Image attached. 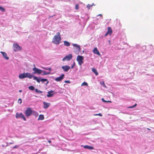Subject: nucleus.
Masks as SVG:
<instances>
[{
	"mask_svg": "<svg viewBox=\"0 0 154 154\" xmlns=\"http://www.w3.org/2000/svg\"><path fill=\"white\" fill-rule=\"evenodd\" d=\"M87 143H88V141H87Z\"/></svg>",
	"mask_w": 154,
	"mask_h": 154,
	"instance_id": "obj_56",
	"label": "nucleus"
},
{
	"mask_svg": "<svg viewBox=\"0 0 154 154\" xmlns=\"http://www.w3.org/2000/svg\"><path fill=\"white\" fill-rule=\"evenodd\" d=\"M40 81L44 82H45L47 81V79H42L40 80Z\"/></svg>",
	"mask_w": 154,
	"mask_h": 154,
	"instance_id": "obj_31",
	"label": "nucleus"
},
{
	"mask_svg": "<svg viewBox=\"0 0 154 154\" xmlns=\"http://www.w3.org/2000/svg\"><path fill=\"white\" fill-rule=\"evenodd\" d=\"M32 112V111L30 107H29L26 110L25 114L26 117H28L31 115Z\"/></svg>",
	"mask_w": 154,
	"mask_h": 154,
	"instance_id": "obj_4",
	"label": "nucleus"
},
{
	"mask_svg": "<svg viewBox=\"0 0 154 154\" xmlns=\"http://www.w3.org/2000/svg\"><path fill=\"white\" fill-rule=\"evenodd\" d=\"M19 146H20L19 145H16L14 146L13 147V149H14L17 148H18Z\"/></svg>",
	"mask_w": 154,
	"mask_h": 154,
	"instance_id": "obj_33",
	"label": "nucleus"
},
{
	"mask_svg": "<svg viewBox=\"0 0 154 154\" xmlns=\"http://www.w3.org/2000/svg\"><path fill=\"white\" fill-rule=\"evenodd\" d=\"M75 9L76 10H78L79 9V6L78 5L76 4L75 5Z\"/></svg>",
	"mask_w": 154,
	"mask_h": 154,
	"instance_id": "obj_35",
	"label": "nucleus"
},
{
	"mask_svg": "<svg viewBox=\"0 0 154 154\" xmlns=\"http://www.w3.org/2000/svg\"><path fill=\"white\" fill-rule=\"evenodd\" d=\"M86 86L87 85V82H84L81 84V86Z\"/></svg>",
	"mask_w": 154,
	"mask_h": 154,
	"instance_id": "obj_36",
	"label": "nucleus"
},
{
	"mask_svg": "<svg viewBox=\"0 0 154 154\" xmlns=\"http://www.w3.org/2000/svg\"><path fill=\"white\" fill-rule=\"evenodd\" d=\"M137 104L136 103H135V104L131 106H130V107H129V108H133L135 107L136 106H137Z\"/></svg>",
	"mask_w": 154,
	"mask_h": 154,
	"instance_id": "obj_39",
	"label": "nucleus"
},
{
	"mask_svg": "<svg viewBox=\"0 0 154 154\" xmlns=\"http://www.w3.org/2000/svg\"><path fill=\"white\" fill-rule=\"evenodd\" d=\"M48 82H48V81H47V82L46 84H48Z\"/></svg>",
	"mask_w": 154,
	"mask_h": 154,
	"instance_id": "obj_53",
	"label": "nucleus"
},
{
	"mask_svg": "<svg viewBox=\"0 0 154 154\" xmlns=\"http://www.w3.org/2000/svg\"><path fill=\"white\" fill-rule=\"evenodd\" d=\"M75 65V63L74 62L73 64L71 66V68H74V67Z\"/></svg>",
	"mask_w": 154,
	"mask_h": 154,
	"instance_id": "obj_41",
	"label": "nucleus"
},
{
	"mask_svg": "<svg viewBox=\"0 0 154 154\" xmlns=\"http://www.w3.org/2000/svg\"><path fill=\"white\" fill-rule=\"evenodd\" d=\"M16 117L17 118H21L23 119L24 121H26V118L24 115L22 113H17L16 115Z\"/></svg>",
	"mask_w": 154,
	"mask_h": 154,
	"instance_id": "obj_10",
	"label": "nucleus"
},
{
	"mask_svg": "<svg viewBox=\"0 0 154 154\" xmlns=\"http://www.w3.org/2000/svg\"><path fill=\"white\" fill-rule=\"evenodd\" d=\"M92 5H90L88 4L87 5V8H89L90 7H92Z\"/></svg>",
	"mask_w": 154,
	"mask_h": 154,
	"instance_id": "obj_42",
	"label": "nucleus"
},
{
	"mask_svg": "<svg viewBox=\"0 0 154 154\" xmlns=\"http://www.w3.org/2000/svg\"><path fill=\"white\" fill-rule=\"evenodd\" d=\"M42 68H43V69H46V70H47V69H48V68H45L44 67H42Z\"/></svg>",
	"mask_w": 154,
	"mask_h": 154,
	"instance_id": "obj_46",
	"label": "nucleus"
},
{
	"mask_svg": "<svg viewBox=\"0 0 154 154\" xmlns=\"http://www.w3.org/2000/svg\"><path fill=\"white\" fill-rule=\"evenodd\" d=\"M112 32V30L111 27H108L107 28V31L104 35V36H106L108 35H111Z\"/></svg>",
	"mask_w": 154,
	"mask_h": 154,
	"instance_id": "obj_11",
	"label": "nucleus"
},
{
	"mask_svg": "<svg viewBox=\"0 0 154 154\" xmlns=\"http://www.w3.org/2000/svg\"><path fill=\"white\" fill-rule=\"evenodd\" d=\"M32 70L34 71L33 73V74L37 73L38 74H41L42 72V70L39 69L35 67L32 69Z\"/></svg>",
	"mask_w": 154,
	"mask_h": 154,
	"instance_id": "obj_9",
	"label": "nucleus"
},
{
	"mask_svg": "<svg viewBox=\"0 0 154 154\" xmlns=\"http://www.w3.org/2000/svg\"><path fill=\"white\" fill-rule=\"evenodd\" d=\"M64 76V74H62L60 77L56 78L55 79V80L57 82L60 81L63 79Z\"/></svg>",
	"mask_w": 154,
	"mask_h": 154,
	"instance_id": "obj_13",
	"label": "nucleus"
},
{
	"mask_svg": "<svg viewBox=\"0 0 154 154\" xmlns=\"http://www.w3.org/2000/svg\"><path fill=\"white\" fill-rule=\"evenodd\" d=\"M1 53L2 54L4 58L6 60L9 59V58L7 56V54L6 53L4 52L1 51Z\"/></svg>",
	"mask_w": 154,
	"mask_h": 154,
	"instance_id": "obj_17",
	"label": "nucleus"
},
{
	"mask_svg": "<svg viewBox=\"0 0 154 154\" xmlns=\"http://www.w3.org/2000/svg\"><path fill=\"white\" fill-rule=\"evenodd\" d=\"M98 16H101V17H102V14H99Z\"/></svg>",
	"mask_w": 154,
	"mask_h": 154,
	"instance_id": "obj_50",
	"label": "nucleus"
},
{
	"mask_svg": "<svg viewBox=\"0 0 154 154\" xmlns=\"http://www.w3.org/2000/svg\"><path fill=\"white\" fill-rule=\"evenodd\" d=\"M64 82L65 83H70V82L69 80L65 81H64Z\"/></svg>",
	"mask_w": 154,
	"mask_h": 154,
	"instance_id": "obj_40",
	"label": "nucleus"
},
{
	"mask_svg": "<svg viewBox=\"0 0 154 154\" xmlns=\"http://www.w3.org/2000/svg\"><path fill=\"white\" fill-rule=\"evenodd\" d=\"M72 56L71 54H69V55L64 57L62 59L63 61H69L72 58Z\"/></svg>",
	"mask_w": 154,
	"mask_h": 154,
	"instance_id": "obj_8",
	"label": "nucleus"
},
{
	"mask_svg": "<svg viewBox=\"0 0 154 154\" xmlns=\"http://www.w3.org/2000/svg\"><path fill=\"white\" fill-rule=\"evenodd\" d=\"M26 78H28L29 79H31L33 77V75L29 73H25Z\"/></svg>",
	"mask_w": 154,
	"mask_h": 154,
	"instance_id": "obj_15",
	"label": "nucleus"
},
{
	"mask_svg": "<svg viewBox=\"0 0 154 154\" xmlns=\"http://www.w3.org/2000/svg\"><path fill=\"white\" fill-rule=\"evenodd\" d=\"M70 67L69 66L66 65L62 67V68L65 72H67L70 69Z\"/></svg>",
	"mask_w": 154,
	"mask_h": 154,
	"instance_id": "obj_12",
	"label": "nucleus"
},
{
	"mask_svg": "<svg viewBox=\"0 0 154 154\" xmlns=\"http://www.w3.org/2000/svg\"><path fill=\"white\" fill-rule=\"evenodd\" d=\"M18 102L20 104H21L22 103V100L21 99H19L18 100Z\"/></svg>",
	"mask_w": 154,
	"mask_h": 154,
	"instance_id": "obj_34",
	"label": "nucleus"
},
{
	"mask_svg": "<svg viewBox=\"0 0 154 154\" xmlns=\"http://www.w3.org/2000/svg\"><path fill=\"white\" fill-rule=\"evenodd\" d=\"M147 129H148V130H150V129H149V128H147Z\"/></svg>",
	"mask_w": 154,
	"mask_h": 154,
	"instance_id": "obj_54",
	"label": "nucleus"
},
{
	"mask_svg": "<svg viewBox=\"0 0 154 154\" xmlns=\"http://www.w3.org/2000/svg\"><path fill=\"white\" fill-rule=\"evenodd\" d=\"M48 142L49 143H50L51 142V140H48Z\"/></svg>",
	"mask_w": 154,
	"mask_h": 154,
	"instance_id": "obj_49",
	"label": "nucleus"
},
{
	"mask_svg": "<svg viewBox=\"0 0 154 154\" xmlns=\"http://www.w3.org/2000/svg\"><path fill=\"white\" fill-rule=\"evenodd\" d=\"M111 102V101H106V102H110V103Z\"/></svg>",
	"mask_w": 154,
	"mask_h": 154,
	"instance_id": "obj_51",
	"label": "nucleus"
},
{
	"mask_svg": "<svg viewBox=\"0 0 154 154\" xmlns=\"http://www.w3.org/2000/svg\"><path fill=\"white\" fill-rule=\"evenodd\" d=\"M33 79L35 80H36V81L38 82V83H40V80L39 79H38V78L37 77L33 76Z\"/></svg>",
	"mask_w": 154,
	"mask_h": 154,
	"instance_id": "obj_22",
	"label": "nucleus"
},
{
	"mask_svg": "<svg viewBox=\"0 0 154 154\" xmlns=\"http://www.w3.org/2000/svg\"><path fill=\"white\" fill-rule=\"evenodd\" d=\"M42 72H43V74H42V75L49 74H50V72H46L44 71H42Z\"/></svg>",
	"mask_w": 154,
	"mask_h": 154,
	"instance_id": "obj_27",
	"label": "nucleus"
},
{
	"mask_svg": "<svg viewBox=\"0 0 154 154\" xmlns=\"http://www.w3.org/2000/svg\"><path fill=\"white\" fill-rule=\"evenodd\" d=\"M33 79L35 80H36V81L38 82V83H40V80L39 79H38V78L37 77L33 76Z\"/></svg>",
	"mask_w": 154,
	"mask_h": 154,
	"instance_id": "obj_23",
	"label": "nucleus"
},
{
	"mask_svg": "<svg viewBox=\"0 0 154 154\" xmlns=\"http://www.w3.org/2000/svg\"><path fill=\"white\" fill-rule=\"evenodd\" d=\"M53 91H48V94L47 96L48 97H52L54 95V94L52 93Z\"/></svg>",
	"mask_w": 154,
	"mask_h": 154,
	"instance_id": "obj_18",
	"label": "nucleus"
},
{
	"mask_svg": "<svg viewBox=\"0 0 154 154\" xmlns=\"http://www.w3.org/2000/svg\"><path fill=\"white\" fill-rule=\"evenodd\" d=\"M61 128H62V129H65V130H63V131H64V132H63L64 133L66 132V131H67V130L66 129V127L65 126H64V125L61 126Z\"/></svg>",
	"mask_w": 154,
	"mask_h": 154,
	"instance_id": "obj_26",
	"label": "nucleus"
},
{
	"mask_svg": "<svg viewBox=\"0 0 154 154\" xmlns=\"http://www.w3.org/2000/svg\"><path fill=\"white\" fill-rule=\"evenodd\" d=\"M13 48L14 51L16 52L22 50V48L17 43H14L13 45Z\"/></svg>",
	"mask_w": 154,
	"mask_h": 154,
	"instance_id": "obj_3",
	"label": "nucleus"
},
{
	"mask_svg": "<svg viewBox=\"0 0 154 154\" xmlns=\"http://www.w3.org/2000/svg\"><path fill=\"white\" fill-rule=\"evenodd\" d=\"M64 45L66 46H69L70 45V43L67 41H64Z\"/></svg>",
	"mask_w": 154,
	"mask_h": 154,
	"instance_id": "obj_24",
	"label": "nucleus"
},
{
	"mask_svg": "<svg viewBox=\"0 0 154 154\" xmlns=\"http://www.w3.org/2000/svg\"><path fill=\"white\" fill-rule=\"evenodd\" d=\"M35 91L38 93H42L43 92L42 91L38 90L37 89H35Z\"/></svg>",
	"mask_w": 154,
	"mask_h": 154,
	"instance_id": "obj_30",
	"label": "nucleus"
},
{
	"mask_svg": "<svg viewBox=\"0 0 154 154\" xmlns=\"http://www.w3.org/2000/svg\"><path fill=\"white\" fill-rule=\"evenodd\" d=\"M38 133H42L45 131L43 126H40L38 127L36 130Z\"/></svg>",
	"mask_w": 154,
	"mask_h": 154,
	"instance_id": "obj_7",
	"label": "nucleus"
},
{
	"mask_svg": "<svg viewBox=\"0 0 154 154\" xmlns=\"http://www.w3.org/2000/svg\"><path fill=\"white\" fill-rule=\"evenodd\" d=\"M44 119V116L43 115H39L38 120H43Z\"/></svg>",
	"mask_w": 154,
	"mask_h": 154,
	"instance_id": "obj_21",
	"label": "nucleus"
},
{
	"mask_svg": "<svg viewBox=\"0 0 154 154\" xmlns=\"http://www.w3.org/2000/svg\"><path fill=\"white\" fill-rule=\"evenodd\" d=\"M6 143L7 144V145H6V146H5V145H2V146L3 147H7V146H8V142H6Z\"/></svg>",
	"mask_w": 154,
	"mask_h": 154,
	"instance_id": "obj_32",
	"label": "nucleus"
},
{
	"mask_svg": "<svg viewBox=\"0 0 154 154\" xmlns=\"http://www.w3.org/2000/svg\"><path fill=\"white\" fill-rule=\"evenodd\" d=\"M94 115H95V116H102V114H101L100 113H99L97 114H94Z\"/></svg>",
	"mask_w": 154,
	"mask_h": 154,
	"instance_id": "obj_38",
	"label": "nucleus"
},
{
	"mask_svg": "<svg viewBox=\"0 0 154 154\" xmlns=\"http://www.w3.org/2000/svg\"><path fill=\"white\" fill-rule=\"evenodd\" d=\"M22 90H19V92H22Z\"/></svg>",
	"mask_w": 154,
	"mask_h": 154,
	"instance_id": "obj_52",
	"label": "nucleus"
},
{
	"mask_svg": "<svg viewBox=\"0 0 154 154\" xmlns=\"http://www.w3.org/2000/svg\"><path fill=\"white\" fill-rule=\"evenodd\" d=\"M81 146H83L84 148H85V149H87V145H85L84 146H83V145H82Z\"/></svg>",
	"mask_w": 154,
	"mask_h": 154,
	"instance_id": "obj_43",
	"label": "nucleus"
},
{
	"mask_svg": "<svg viewBox=\"0 0 154 154\" xmlns=\"http://www.w3.org/2000/svg\"><path fill=\"white\" fill-rule=\"evenodd\" d=\"M47 70L49 71H51V68H48Z\"/></svg>",
	"mask_w": 154,
	"mask_h": 154,
	"instance_id": "obj_45",
	"label": "nucleus"
},
{
	"mask_svg": "<svg viewBox=\"0 0 154 154\" xmlns=\"http://www.w3.org/2000/svg\"><path fill=\"white\" fill-rule=\"evenodd\" d=\"M61 39L60 33L58 32L57 35H54L52 40V42L55 44L59 45L60 43Z\"/></svg>",
	"mask_w": 154,
	"mask_h": 154,
	"instance_id": "obj_1",
	"label": "nucleus"
},
{
	"mask_svg": "<svg viewBox=\"0 0 154 154\" xmlns=\"http://www.w3.org/2000/svg\"><path fill=\"white\" fill-rule=\"evenodd\" d=\"M68 131H69V133H70V132H72V130H71L68 129Z\"/></svg>",
	"mask_w": 154,
	"mask_h": 154,
	"instance_id": "obj_47",
	"label": "nucleus"
},
{
	"mask_svg": "<svg viewBox=\"0 0 154 154\" xmlns=\"http://www.w3.org/2000/svg\"><path fill=\"white\" fill-rule=\"evenodd\" d=\"M13 143H14L13 142H10V143H9L8 144H13Z\"/></svg>",
	"mask_w": 154,
	"mask_h": 154,
	"instance_id": "obj_48",
	"label": "nucleus"
},
{
	"mask_svg": "<svg viewBox=\"0 0 154 154\" xmlns=\"http://www.w3.org/2000/svg\"><path fill=\"white\" fill-rule=\"evenodd\" d=\"M92 71L96 75H98V72L96 69L93 68L92 69Z\"/></svg>",
	"mask_w": 154,
	"mask_h": 154,
	"instance_id": "obj_20",
	"label": "nucleus"
},
{
	"mask_svg": "<svg viewBox=\"0 0 154 154\" xmlns=\"http://www.w3.org/2000/svg\"><path fill=\"white\" fill-rule=\"evenodd\" d=\"M19 78L21 79L26 78V76L25 75V72L19 75Z\"/></svg>",
	"mask_w": 154,
	"mask_h": 154,
	"instance_id": "obj_19",
	"label": "nucleus"
},
{
	"mask_svg": "<svg viewBox=\"0 0 154 154\" xmlns=\"http://www.w3.org/2000/svg\"><path fill=\"white\" fill-rule=\"evenodd\" d=\"M93 52L95 54H96L99 56L100 55V52L98 50L97 48H95L93 50Z\"/></svg>",
	"mask_w": 154,
	"mask_h": 154,
	"instance_id": "obj_14",
	"label": "nucleus"
},
{
	"mask_svg": "<svg viewBox=\"0 0 154 154\" xmlns=\"http://www.w3.org/2000/svg\"><path fill=\"white\" fill-rule=\"evenodd\" d=\"M43 108L44 109L47 108L50 105V103H47L45 102H43Z\"/></svg>",
	"mask_w": 154,
	"mask_h": 154,
	"instance_id": "obj_16",
	"label": "nucleus"
},
{
	"mask_svg": "<svg viewBox=\"0 0 154 154\" xmlns=\"http://www.w3.org/2000/svg\"><path fill=\"white\" fill-rule=\"evenodd\" d=\"M87 140H88V139H89V138H88V137H87Z\"/></svg>",
	"mask_w": 154,
	"mask_h": 154,
	"instance_id": "obj_55",
	"label": "nucleus"
},
{
	"mask_svg": "<svg viewBox=\"0 0 154 154\" xmlns=\"http://www.w3.org/2000/svg\"><path fill=\"white\" fill-rule=\"evenodd\" d=\"M83 59L84 57L82 56L78 55L77 57V60L80 65H81L83 63Z\"/></svg>",
	"mask_w": 154,
	"mask_h": 154,
	"instance_id": "obj_6",
	"label": "nucleus"
},
{
	"mask_svg": "<svg viewBox=\"0 0 154 154\" xmlns=\"http://www.w3.org/2000/svg\"><path fill=\"white\" fill-rule=\"evenodd\" d=\"M29 89L31 90H34L35 89V88L34 86H31L29 87Z\"/></svg>",
	"mask_w": 154,
	"mask_h": 154,
	"instance_id": "obj_28",
	"label": "nucleus"
},
{
	"mask_svg": "<svg viewBox=\"0 0 154 154\" xmlns=\"http://www.w3.org/2000/svg\"><path fill=\"white\" fill-rule=\"evenodd\" d=\"M0 10L2 11V12H4L5 11V9L2 7L0 6Z\"/></svg>",
	"mask_w": 154,
	"mask_h": 154,
	"instance_id": "obj_29",
	"label": "nucleus"
},
{
	"mask_svg": "<svg viewBox=\"0 0 154 154\" xmlns=\"http://www.w3.org/2000/svg\"><path fill=\"white\" fill-rule=\"evenodd\" d=\"M111 126V130L112 131H123L124 130L125 128L123 127L122 126H120L122 127H120V126Z\"/></svg>",
	"mask_w": 154,
	"mask_h": 154,
	"instance_id": "obj_2",
	"label": "nucleus"
},
{
	"mask_svg": "<svg viewBox=\"0 0 154 154\" xmlns=\"http://www.w3.org/2000/svg\"><path fill=\"white\" fill-rule=\"evenodd\" d=\"M74 47H75V52L76 54H78L80 51V46L76 44H73Z\"/></svg>",
	"mask_w": 154,
	"mask_h": 154,
	"instance_id": "obj_5",
	"label": "nucleus"
},
{
	"mask_svg": "<svg viewBox=\"0 0 154 154\" xmlns=\"http://www.w3.org/2000/svg\"><path fill=\"white\" fill-rule=\"evenodd\" d=\"M102 100L103 102H106L107 101L105 100L103 98H102Z\"/></svg>",
	"mask_w": 154,
	"mask_h": 154,
	"instance_id": "obj_44",
	"label": "nucleus"
},
{
	"mask_svg": "<svg viewBox=\"0 0 154 154\" xmlns=\"http://www.w3.org/2000/svg\"><path fill=\"white\" fill-rule=\"evenodd\" d=\"M100 83L101 85H102L103 86L106 87L105 84L103 82H101Z\"/></svg>",
	"mask_w": 154,
	"mask_h": 154,
	"instance_id": "obj_37",
	"label": "nucleus"
},
{
	"mask_svg": "<svg viewBox=\"0 0 154 154\" xmlns=\"http://www.w3.org/2000/svg\"><path fill=\"white\" fill-rule=\"evenodd\" d=\"M94 149V146H90L87 145V149L90 150H93Z\"/></svg>",
	"mask_w": 154,
	"mask_h": 154,
	"instance_id": "obj_25",
	"label": "nucleus"
}]
</instances>
